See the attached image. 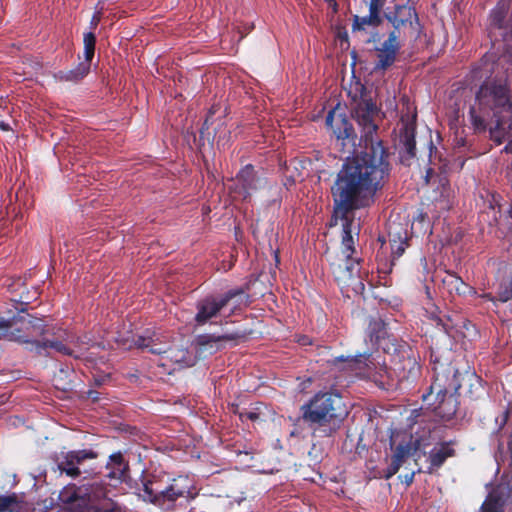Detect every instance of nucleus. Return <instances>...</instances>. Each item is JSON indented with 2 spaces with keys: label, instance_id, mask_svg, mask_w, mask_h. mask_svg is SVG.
<instances>
[{
  "label": "nucleus",
  "instance_id": "1",
  "mask_svg": "<svg viewBox=\"0 0 512 512\" xmlns=\"http://www.w3.org/2000/svg\"><path fill=\"white\" fill-rule=\"evenodd\" d=\"M388 173L384 148L380 143H371L364 151L357 150L347 157L332 187L335 208L331 226L339 222L342 226L341 258L332 265L333 274L342 287H351L356 294L363 293L365 287L354 247V236L359 234L360 223L355 220L353 210L370 205Z\"/></svg>",
  "mask_w": 512,
  "mask_h": 512
},
{
  "label": "nucleus",
  "instance_id": "2",
  "mask_svg": "<svg viewBox=\"0 0 512 512\" xmlns=\"http://www.w3.org/2000/svg\"><path fill=\"white\" fill-rule=\"evenodd\" d=\"M387 18L392 23L394 30L386 40L376 47L378 60L375 70H386L393 65L400 49V38H413L419 34L418 17L412 7H398L395 16Z\"/></svg>",
  "mask_w": 512,
  "mask_h": 512
},
{
  "label": "nucleus",
  "instance_id": "3",
  "mask_svg": "<svg viewBox=\"0 0 512 512\" xmlns=\"http://www.w3.org/2000/svg\"><path fill=\"white\" fill-rule=\"evenodd\" d=\"M348 415V407L338 393H319L303 406L304 419L318 425L341 421Z\"/></svg>",
  "mask_w": 512,
  "mask_h": 512
},
{
  "label": "nucleus",
  "instance_id": "4",
  "mask_svg": "<svg viewBox=\"0 0 512 512\" xmlns=\"http://www.w3.org/2000/svg\"><path fill=\"white\" fill-rule=\"evenodd\" d=\"M140 348H147L153 354L159 355V365L172 373L176 369L193 366L196 362L195 356L183 348L166 347L155 334L140 336L135 341Z\"/></svg>",
  "mask_w": 512,
  "mask_h": 512
},
{
  "label": "nucleus",
  "instance_id": "5",
  "mask_svg": "<svg viewBox=\"0 0 512 512\" xmlns=\"http://www.w3.org/2000/svg\"><path fill=\"white\" fill-rule=\"evenodd\" d=\"M193 483L192 480L187 476H179L173 479L172 483L165 490L157 493H153L147 485L144 487L143 494L141 495L145 501L150 502H161L169 501L173 502L179 497H194L195 492L192 491Z\"/></svg>",
  "mask_w": 512,
  "mask_h": 512
},
{
  "label": "nucleus",
  "instance_id": "6",
  "mask_svg": "<svg viewBox=\"0 0 512 512\" xmlns=\"http://www.w3.org/2000/svg\"><path fill=\"white\" fill-rule=\"evenodd\" d=\"M244 294L241 291H231L224 297L216 299L214 297H208L200 301L197 305V313L195 320L198 324H205L207 321L217 315V313L225 307L231 300H235V303L242 301Z\"/></svg>",
  "mask_w": 512,
  "mask_h": 512
},
{
  "label": "nucleus",
  "instance_id": "7",
  "mask_svg": "<svg viewBox=\"0 0 512 512\" xmlns=\"http://www.w3.org/2000/svg\"><path fill=\"white\" fill-rule=\"evenodd\" d=\"M477 100L479 101L480 105L488 106L492 109H509L511 107L507 95V89L504 85H498L493 87L483 85L477 94Z\"/></svg>",
  "mask_w": 512,
  "mask_h": 512
},
{
  "label": "nucleus",
  "instance_id": "8",
  "mask_svg": "<svg viewBox=\"0 0 512 512\" xmlns=\"http://www.w3.org/2000/svg\"><path fill=\"white\" fill-rule=\"evenodd\" d=\"M261 186V180L256 178L251 166L243 168L237 176L236 193L243 199Z\"/></svg>",
  "mask_w": 512,
  "mask_h": 512
},
{
  "label": "nucleus",
  "instance_id": "9",
  "mask_svg": "<svg viewBox=\"0 0 512 512\" xmlns=\"http://www.w3.org/2000/svg\"><path fill=\"white\" fill-rule=\"evenodd\" d=\"M326 125L338 140L348 139L352 133V127L344 114L337 113L336 108L328 112Z\"/></svg>",
  "mask_w": 512,
  "mask_h": 512
},
{
  "label": "nucleus",
  "instance_id": "10",
  "mask_svg": "<svg viewBox=\"0 0 512 512\" xmlns=\"http://www.w3.org/2000/svg\"><path fill=\"white\" fill-rule=\"evenodd\" d=\"M377 113L378 109L375 103L363 101L358 104L356 115L359 123L364 125L367 134L372 133L376 129V125L373 123L372 118Z\"/></svg>",
  "mask_w": 512,
  "mask_h": 512
},
{
  "label": "nucleus",
  "instance_id": "11",
  "mask_svg": "<svg viewBox=\"0 0 512 512\" xmlns=\"http://www.w3.org/2000/svg\"><path fill=\"white\" fill-rule=\"evenodd\" d=\"M96 455L91 452V451H86V450H82V451H73V452H69L67 453V455L65 456V463H61L60 464V468L66 472V474L72 476V477H75L77 475H79L80 471L77 467V464H79L82 460L84 459H88V458H95Z\"/></svg>",
  "mask_w": 512,
  "mask_h": 512
},
{
  "label": "nucleus",
  "instance_id": "12",
  "mask_svg": "<svg viewBox=\"0 0 512 512\" xmlns=\"http://www.w3.org/2000/svg\"><path fill=\"white\" fill-rule=\"evenodd\" d=\"M84 57L85 62L81 63L77 70L74 72V78H82L89 72L90 62L94 55L95 49V36L92 32H88L84 34Z\"/></svg>",
  "mask_w": 512,
  "mask_h": 512
},
{
  "label": "nucleus",
  "instance_id": "13",
  "mask_svg": "<svg viewBox=\"0 0 512 512\" xmlns=\"http://www.w3.org/2000/svg\"><path fill=\"white\" fill-rule=\"evenodd\" d=\"M443 284L447 287L450 293L455 292L456 294L459 295H465L473 291V289L470 286L465 284L463 280L460 277L456 276L455 274H448L443 279Z\"/></svg>",
  "mask_w": 512,
  "mask_h": 512
},
{
  "label": "nucleus",
  "instance_id": "14",
  "mask_svg": "<svg viewBox=\"0 0 512 512\" xmlns=\"http://www.w3.org/2000/svg\"><path fill=\"white\" fill-rule=\"evenodd\" d=\"M453 455V450L448 444H440L434 447L430 452L431 466L439 467L450 456Z\"/></svg>",
  "mask_w": 512,
  "mask_h": 512
},
{
  "label": "nucleus",
  "instance_id": "15",
  "mask_svg": "<svg viewBox=\"0 0 512 512\" xmlns=\"http://www.w3.org/2000/svg\"><path fill=\"white\" fill-rule=\"evenodd\" d=\"M109 466H111V472L109 473L110 478L118 480L125 479L127 465L123 462V458L120 453L110 456Z\"/></svg>",
  "mask_w": 512,
  "mask_h": 512
},
{
  "label": "nucleus",
  "instance_id": "16",
  "mask_svg": "<svg viewBox=\"0 0 512 512\" xmlns=\"http://www.w3.org/2000/svg\"><path fill=\"white\" fill-rule=\"evenodd\" d=\"M390 248L393 260L399 258L405 251L407 246L406 236L400 233L390 235Z\"/></svg>",
  "mask_w": 512,
  "mask_h": 512
},
{
  "label": "nucleus",
  "instance_id": "17",
  "mask_svg": "<svg viewBox=\"0 0 512 512\" xmlns=\"http://www.w3.org/2000/svg\"><path fill=\"white\" fill-rule=\"evenodd\" d=\"M381 23V16L369 13L367 16H354L353 30H366L368 27H376Z\"/></svg>",
  "mask_w": 512,
  "mask_h": 512
},
{
  "label": "nucleus",
  "instance_id": "18",
  "mask_svg": "<svg viewBox=\"0 0 512 512\" xmlns=\"http://www.w3.org/2000/svg\"><path fill=\"white\" fill-rule=\"evenodd\" d=\"M416 450V447H414L411 443H406L404 445H398L396 447V450L394 452V455L392 457L393 462H398L399 466L401 467L405 461L412 456L413 452Z\"/></svg>",
  "mask_w": 512,
  "mask_h": 512
},
{
  "label": "nucleus",
  "instance_id": "19",
  "mask_svg": "<svg viewBox=\"0 0 512 512\" xmlns=\"http://www.w3.org/2000/svg\"><path fill=\"white\" fill-rule=\"evenodd\" d=\"M11 327V322L9 320L0 319V338L5 337L12 341H17L20 343H28L29 339L16 334L15 332L9 331Z\"/></svg>",
  "mask_w": 512,
  "mask_h": 512
},
{
  "label": "nucleus",
  "instance_id": "20",
  "mask_svg": "<svg viewBox=\"0 0 512 512\" xmlns=\"http://www.w3.org/2000/svg\"><path fill=\"white\" fill-rule=\"evenodd\" d=\"M479 512H503V502L494 493L488 495Z\"/></svg>",
  "mask_w": 512,
  "mask_h": 512
},
{
  "label": "nucleus",
  "instance_id": "21",
  "mask_svg": "<svg viewBox=\"0 0 512 512\" xmlns=\"http://www.w3.org/2000/svg\"><path fill=\"white\" fill-rule=\"evenodd\" d=\"M19 503L15 497L0 496V512H19Z\"/></svg>",
  "mask_w": 512,
  "mask_h": 512
},
{
  "label": "nucleus",
  "instance_id": "22",
  "mask_svg": "<svg viewBox=\"0 0 512 512\" xmlns=\"http://www.w3.org/2000/svg\"><path fill=\"white\" fill-rule=\"evenodd\" d=\"M25 329L29 330L30 328L33 329V331L36 334H42L44 331L42 320L41 319H30L28 321L23 320Z\"/></svg>",
  "mask_w": 512,
  "mask_h": 512
},
{
  "label": "nucleus",
  "instance_id": "23",
  "mask_svg": "<svg viewBox=\"0 0 512 512\" xmlns=\"http://www.w3.org/2000/svg\"><path fill=\"white\" fill-rule=\"evenodd\" d=\"M370 329L376 339H380L385 335V323L382 320L371 323Z\"/></svg>",
  "mask_w": 512,
  "mask_h": 512
},
{
  "label": "nucleus",
  "instance_id": "24",
  "mask_svg": "<svg viewBox=\"0 0 512 512\" xmlns=\"http://www.w3.org/2000/svg\"><path fill=\"white\" fill-rule=\"evenodd\" d=\"M383 5L384 0H370L369 13L374 16H380Z\"/></svg>",
  "mask_w": 512,
  "mask_h": 512
},
{
  "label": "nucleus",
  "instance_id": "25",
  "mask_svg": "<svg viewBox=\"0 0 512 512\" xmlns=\"http://www.w3.org/2000/svg\"><path fill=\"white\" fill-rule=\"evenodd\" d=\"M431 394H436L437 398H441V402H442V401H444L447 392H446V390H444L442 388V386L440 384H438L437 382H434L430 387V395Z\"/></svg>",
  "mask_w": 512,
  "mask_h": 512
},
{
  "label": "nucleus",
  "instance_id": "26",
  "mask_svg": "<svg viewBox=\"0 0 512 512\" xmlns=\"http://www.w3.org/2000/svg\"><path fill=\"white\" fill-rule=\"evenodd\" d=\"M46 345L55 349L57 352H60L62 354L72 355V351L61 342L54 341V342H49Z\"/></svg>",
  "mask_w": 512,
  "mask_h": 512
},
{
  "label": "nucleus",
  "instance_id": "27",
  "mask_svg": "<svg viewBox=\"0 0 512 512\" xmlns=\"http://www.w3.org/2000/svg\"><path fill=\"white\" fill-rule=\"evenodd\" d=\"M298 164L301 166L303 172L299 173L296 177H294L293 181L303 180L309 174L307 166L312 165V163L308 160L301 161Z\"/></svg>",
  "mask_w": 512,
  "mask_h": 512
},
{
  "label": "nucleus",
  "instance_id": "28",
  "mask_svg": "<svg viewBox=\"0 0 512 512\" xmlns=\"http://www.w3.org/2000/svg\"><path fill=\"white\" fill-rule=\"evenodd\" d=\"M359 360L357 358H354V357H344V356H340V357H337L333 360V363L334 364H337L338 362H346L347 363V367L350 368V369H354V366L356 365V363L358 362Z\"/></svg>",
  "mask_w": 512,
  "mask_h": 512
},
{
  "label": "nucleus",
  "instance_id": "29",
  "mask_svg": "<svg viewBox=\"0 0 512 512\" xmlns=\"http://www.w3.org/2000/svg\"><path fill=\"white\" fill-rule=\"evenodd\" d=\"M399 469H400V466H399L398 462L395 463V462L392 461L391 464L385 470L384 477L386 479L391 478L392 476H394L398 472Z\"/></svg>",
  "mask_w": 512,
  "mask_h": 512
},
{
  "label": "nucleus",
  "instance_id": "30",
  "mask_svg": "<svg viewBox=\"0 0 512 512\" xmlns=\"http://www.w3.org/2000/svg\"><path fill=\"white\" fill-rule=\"evenodd\" d=\"M405 146H406L408 153L411 155H414L415 143H414V139L412 137L411 138L407 137Z\"/></svg>",
  "mask_w": 512,
  "mask_h": 512
},
{
  "label": "nucleus",
  "instance_id": "31",
  "mask_svg": "<svg viewBox=\"0 0 512 512\" xmlns=\"http://www.w3.org/2000/svg\"><path fill=\"white\" fill-rule=\"evenodd\" d=\"M399 478L406 485H410L413 482V479H414V472L406 474V475H400Z\"/></svg>",
  "mask_w": 512,
  "mask_h": 512
},
{
  "label": "nucleus",
  "instance_id": "32",
  "mask_svg": "<svg viewBox=\"0 0 512 512\" xmlns=\"http://www.w3.org/2000/svg\"><path fill=\"white\" fill-rule=\"evenodd\" d=\"M99 21H100V13H99V12H96V13L93 15L92 19H91V23H90V24H91V27H92V28H95V27L98 25Z\"/></svg>",
  "mask_w": 512,
  "mask_h": 512
},
{
  "label": "nucleus",
  "instance_id": "33",
  "mask_svg": "<svg viewBox=\"0 0 512 512\" xmlns=\"http://www.w3.org/2000/svg\"><path fill=\"white\" fill-rule=\"evenodd\" d=\"M301 344L307 345L310 343V340L307 337H303L301 340H299Z\"/></svg>",
  "mask_w": 512,
  "mask_h": 512
},
{
  "label": "nucleus",
  "instance_id": "34",
  "mask_svg": "<svg viewBox=\"0 0 512 512\" xmlns=\"http://www.w3.org/2000/svg\"><path fill=\"white\" fill-rule=\"evenodd\" d=\"M0 128L4 131H7L9 129L8 125L4 122H0Z\"/></svg>",
  "mask_w": 512,
  "mask_h": 512
},
{
  "label": "nucleus",
  "instance_id": "35",
  "mask_svg": "<svg viewBox=\"0 0 512 512\" xmlns=\"http://www.w3.org/2000/svg\"><path fill=\"white\" fill-rule=\"evenodd\" d=\"M205 338H206V337H201V338L199 339V344H200L201 346H205V345L207 344V343H204V341H203Z\"/></svg>",
  "mask_w": 512,
  "mask_h": 512
},
{
  "label": "nucleus",
  "instance_id": "36",
  "mask_svg": "<svg viewBox=\"0 0 512 512\" xmlns=\"http://www.w3.org/2000/svg\"><path fill=\"white\" fill-rule=\"evenodd\" d=\"M326 2L333 3L334 7H336V2L334 0H325Z\"/></svg>",
  "mask_w": 512,
  "mask_h": 512
},
{
  "label": "nucleus",
  "instance_id": "37",
  "mask_svg": "<svg viewBox=\"0 0 512 512\" xmlns=\"http://www.w3.org/2000/svg\"><path fill=\"white\" fill-rule=\"evenodd\" d=\"M379 241H381V242H382V247H381V248L383 249L386 243H385V241H384V240H382L381 238H379Z\"/></svg>",
  "mask_w": 512,
  "mask_h": 512
},
{
  "label": "nucleus",
  "instance_id": "38",
  "mask_svg": "<svg viewBox=\"0 0 512 512\" xmlns=\"http://www.w3.org/2000/svg\"><path fill=\"white\" fill-rule=\"evenodd\" d=\"M249 418L253 419L254 418V414L253 413H249Z\"/></svg>",
  "mask_w": 512,
  "mask_h": 512
},
{
  "label": "nucleus",
  "instance_id": "39",
  "mask_svg": "<svg viewBox=\"0 0 512 512\" xmlns=\"http://www.w3.org/2000/svg\"><path fill=\"white\" fill-rule=\"evenodd\" d=\"M494 21L498 24L500 22V17L498 19H494Z\"/></svg>",
  "mask_w": 512,
  "mask_h": 512
},
{
  "label": "nucleus",
  "instance_id": "40",
  "mask_svg": "<svg viewBox=\"0 0 512 512\" xmlns=\"http://www.w3.org/2000/svg\"><path fill=\"white\" fill-rule=\"evenodd\" d=\"M510 215H511V217H512V210L510 211Z\"/></svg>",
  "mask_w": 512,
  "mask_h": 512
}]
</instances>
